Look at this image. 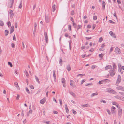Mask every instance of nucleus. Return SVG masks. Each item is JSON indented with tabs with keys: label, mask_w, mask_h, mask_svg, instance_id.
I'll return each mask as SVG.
<instances>
[{
	"label": "nucleus",
	"mask_w": 124,
	"mask_h": 124,
	"mask_svg": "<svg viewBox=\"0 0 124 124\" xmlns=\"http://www.w3.org/2000/svg\"><path fill=\"white\" fill-rule=\"evenodd\" d=\"M105 2L104 1H103L102 2V6L103 9H104L105 8Z\"/></svg>",
	"instance_id": "26"
},
{
	"label": "nucleus",
	"mask_w": 124,
	"mask_h": 124,
	"mask_svg": "<svg viewBox=\"0 0 124 124\" xmlns=\"http://www.w3.org/2000/svg\"><path fill=\"white\" fill-rule=\"evenodd\" d=\"M109 69H112V67L110 65H108V66L105 67V69L106 70H108Z\"/></svg>",
	"instance_id": "7"
},
{
	"label": "nucleus",
	"mask_w": 124,
	"mask_h": 124,
	"mask_svg": "<svg viewBox=\"0 0 124 124\" xmlns=\"http://www.w3.org/2000/svg\"><path fill=\"white\" fill-rule=\"evenodd\" d=\"M81 106L82 107H89L90 106V105L88 104H84L81 105Z\"/></svg>",
	"instance_id": "18"
},
{
	"label": "nucleus",
	"mask_w": 124,
	"mask_h": 124,
	"mask_svg": "<svg viewBox=\"0 0 124 124\" xmlns=\"http://www.w3.org/2000/svg\"><path fill=\"white\" fill-rule=\"evenodd\" d=\"M111 89L110 88H107L106 89V92L110 93Z\"/></svg>",
	"instance_id": "29"
},
{
	"label": "nucleus",
	"mask_w": 124,
	"mask_h": 124,
	"mask_svg": "<svg viewBox=\"0 0 124 124\" xmlns=\"http://www.w3.org/2000/svg\"><path fill=\"white\" fill-rule=\"evenodd\" d=\"M62 60L61 58H60V60L59 62V64H60V65L61 66L62 65Z\"/></svg>",
	"instance_id": "22"
},
{
	"label": "nucleus",
	"mask_w": 124,
	"mask_h": 124,
	"mask_svg": "<svg viewBox=\"0 0 124 124\" xmlns=\"http://www.w3.org/2000/svg\"><path fill=\"white\" fill-rule=\"evenodd\" d=\"M4 25L3 22L2 21L0 20V26H3Z\"/></svg>",
	"instance_id": "37"
},
{
	"label": "nucleus",
	"mask_w": 124,
	"mask_h": 124,
	"mask_svg": "<svg viewBox=\"0 0 124 124\" xmlns=\"http://www.w3.org/2000/svg\"><path fill=\"white\" fill-rule=\"evenodd\" d=\"M104 55V54L101 53V54L99 55V56L100 57L102 58L103 57V56Z\"/></svg>",
	"instance_id": "31"
},
{
	"label": "nucleus",
	"mask_w": 124,
	"mask_h": 124,
	"mask_svg": "<svg viewBox=\"0 0 124 124\" xmlns=\"http://www.w3.org/2000/svg\"><path fill=\"white\" fill-rule=\"evenodd\" d=\"M73 26L75 28H76L77 26V25L74 22L73 23Z\"/></svg>",
	"instance_id": "50"
},
{
	"label": "nucleus",
	"mask_w": 124,
	"mask_h": 124,
	"mask_svg": "<svg viewBox=\"0 0 124 124\" xmlns=\"http://www.w3.org/2000/svg\"><path fill=\"white\" fill-rule=\"evenodd\" d=\"M122 68H118V71L119 72H120L121 71Z\"/></svg>",
	"instance_id": "60"
},
{
	"label": "nucleus",
	"mask_w": 124,
	"mask_h": 124,
	"mask_svg": "<svg viewBox=\"0 0 124 124\" xmlns=\"http://www.w3.org/2000/svg\"><path fill=\"white\" fill-rule=\"evenodd\" d=\"M113 68L114 69V68L116 69V66L115 64V63H113Z\"/></svg>",
	"instance_id": "42"
},
{
	"label": "nucleus",
	"mask_w": 124,
	"mask_h": 124,
	"mask_svg": "<svg viewBox=\"0 0 124 124\" xmlns=\"http://www.w3.org/2000/svg\"><path fill=\"white\" fill-rule=\"evenodd\" d=\"M82 27L81 25H78V30L79 29Z\"/></svg>",
	"instance_id": "47"
},
{
	"label": "nucleus",
	"mask_w": 124,
	"mask_h": 124,
	"mask_svg": "<svg viewBox=\"0 0 124 124\" xmlns=\"http://www.w3.org/2000/svg\"><path fill=\"white\" fill-rule=\"evenodd\" d=\"M25 74L27 76V77H28L29 76V74L28 72H27V71L25 70Z\"/></svg>",
	"instance_id": "32"
},
{
	"label": "nucleus",
	"mask_w": 124,
	"mask_h": 124,
	"mask_svg": "<svg viewBox=\"0 0 124 124\" xmlns=\"http://www.w3.org/2000/svg\"><path fill=\"white\" fill-rule=\"evenodd\" d=\"M103 80L104 82H105L109 81H110L108 79H105Z\"/></svg>",
	"instance_id": "58"
},
{
	"label": "nucleus",
	"mask_w": 124,
	"mask_h": 124,
	"mask_svg": "<svg viewBox=\"0 0 124 124\" xmlns=\"http://www.w3.org/2000/svg\"><path fill=\"white\" fill-rule=\"evenodd\" d=\"M9 31L7 30H6L5 31V34L6 36H7L8 34Z\"/></svg>",
	"instance_id": "21"
},
{
	"label": "nucleus",
	"mask_w": 124,
	"mask_h": 124,
	"mask_svg": "<svg viewBox=\"0 0 124 124\" xmlns=\"http://www.w3.org/2000/svg\"><path fill=\"white\" fill-rule=\"evenodd\" d=\"M103 40V38L102 37H101L99 38V41L100 42H101Z\"/></svg>",
	"instance_id": "39"
},
{
	"label": "nucleus",
	"mask_w": 124,
	"mask_h": 124,
	"mask_svg": "<svg viewBox=\"0 0 124 124\" xmlns=\"http://www.w3.org/2000/svg\"><path fill=\"white\" fill-rule=\"evenodd\" d=\"M113 47L111 46L110 48V52H112L113 51Z\"/></svg>",
	"instance_id": "59"
},
{
	"label": "nucleus",
	"mask_w": 124,
	"mask_h": 124,
	"mask_svg": "<svg viewBox=\"0 0 124 124\" xmlns=\"http://www.w3.org/2000/svg\"><path fill=\"white\" fill-rule=\"evenodd\" d=\"M115 50L117 54H119L121 53L120 49L118 47H116V48Z\"/></svg>",
	"instance_id": "8"
},
{
	"label": "nucleus",
	"mask_w": 124,
	"mask_h": 124,
	"mask_svg": "<svg viewBox=\"0 0 124 124\" xmlns=\"http://www.w3.org/2000/svg\"><path fill=\"white\" fill-rule=\"evenodd\" d=\"M52 8L53 9V12L55 10V5H54L52 7Z\"/></svg>",
	"instance_id": "30"
},
{
	"label": "nucleus",
	"mask_w": 124,
	"mask_h": 124,
	"mask_svg": "<svg viewBox=\"0 0 124 124\" xmlns=\"http://www.w3.org/2000/svg\"><path fill=\"white\" fill-rule=\"evenodd\" d=\"M112 113L114 114H116V112L115 110L114 109L112 110Z\"/></svg>",
	"instance_id": "49"
},
{
	"label": "nucleus",
	"mask_w": 124,
	"mask_h": 124,
	"mask_svg": "<svg viewBox=\"0 0 124 124\" xmlns=\"http://www.w3.org/2000/svg\"><path fill=\"white\" fill-rule=\"evenodd\" d=\"M9 14L10 15H13L14 13L13 11L12 10L10 11L9 12Z\"/></svg>",
	"instance_id": "35"
},
{
	"label": "nucleus",
	"mask_w": 124,
	"mask_h": 124,
	"mask_svg": "<svg viewBox=\"0 0 124 124\" xmlns=\"http://www.w3.org/2000/svg\"><path fill=\"white\" fill-rule=\"evenodd\" d=\"M95 65H92V69H95Z\"/></svg>",
	"instance_id": "55"
},
{
	"label": "nucleus",
	"mask_w": 124,
	"mask_h": 124,
	"mask_svg": "<svg viewBox=\"0 0 124 124\" xmlns=\"http://www.w3.org/2000/svg\"><path fill=\"white\" fill-rule=\"evenodd\" d=\"M26 92H27V93L28 94H30V92L28 89V88L27 87H26Z\"/></svg>",
	"instance_id": "38"
},
{
	"label": "nucleus",
	"mask_w": 124,
	"mask_h": 124,
	"mask_svg": "<svg viewBox=\"0 0 124 124\" xmlns=\"http://www.w3.org/2000/svg\"><path fill=\"white\" fill-rule=\"evenodd\" d=\"M37 26V24L36 22H35L34 23V29H35L36 30V26Z\"/></svg>",
	"instance_id": "41"
},
{
	"label": "nucleus",
	"mask_w": 124,
	"mask_h": 124,
	"mask_svg": "<svg viewBox=\"0 0 124 124\" xmlns=\"http://www.w3.org/2000/svg\"><path fill=\"white\" fill-rule=\"evenodd\" d=\"M119 93L121 95L124 96V93L122 92H119Z\"/></svg>",
	"instance_id": "52"
},
{
	"label": "nucleus",
	"mask_w": 124,
	"mask_h": 124,
	"mask_svg": "<svg viewBox=\"0 0 124 124\" xmlns=\"http://www.w3.org/2000/svg\"><path fill=\"white\" fill-rule=\"evenodd\" d=\"M72 111H73V114H74L75 115L77 113V112L74 110H72Z\"/></svg>",
	"instance_id": "64"
},
{
	"label": "nucleus",
	"mask_w": 124,
	"mask_h": 124,
	"mask_svg": "<svg viewBox=\"0 0 124 124\" xmlns=\"http://www.w3.org/2000/svg\"><path fill=\"white\" fill-rule=\"evenodd\" d=\"M44 123H46V124H50V122L49 121H45L44 122Z\"/></svg>",
	"instance_id": "53"
},
{
	"label": "nucleus",
	"mask_w": 124,
	"mask_h": 124,
	"mask_svg": "<svg viewBox=\"0 0 124 124\" xmlns=\"http://www.w3.org/2000/svg\"><path fill=\"white\" fill-rule=\"evenodd\" d=\"M7 25L9 27H10L11 26L10 22L9 21H8L7 23Z\"/></svg>",
	"instance_id": "28"
},
{
	"label": "nucleus",
	"mask_w": 124,
	"mask_h": 124,
	"mask_svg": "<svg viewBox=\"0 0 124 124\" xmlns=\"http://www.w3.org/2000/svg\"><path fill=\"white\" fill-rule=\"evenodd\" d=\"M13 1H12L9 2L8 4V7L9 8H11L12 7Z\"/></svg>",
	"instance_id": "12"
},
{
	"label": "nucleus",
	"mask_w": 124,
	"mask_h": 124,
	"mask_svg": "<svg viewBox=\"0 0 124 124\" xmlns=\"http://www.w3.org/2000/svg\"><path fill=\"white\" fill-rule=\"evenodd\" d=\"M14 85L16 86L18 89H20L19 87L18 86L17 82H16L14 83Z\"/></svg>",
	"instance_id": "15"
},
{
	"label": "nucleus",
	"mask_w": 124,
	"mask_h": 124,
	"mask_svg": "<svg viewBox=\"0 0 124 124\" xmlns=\"http://www.w3.org/2000/svg\"><path fill=\"white\" fill-rule=\"evenodd\" d=\"M115 98L118 99H121L122 97L119 96H115Z\"/></svg>",
	"instance_id": "27"
},
{
	"label": "nucleus",
	"mask_w": 124,
	"mask_h": 124,
	"mask_svg": "<svg viewBox=\"0 0 124 124\" xmlns=\"http://www.w3.org/2000/svg\"><path fill=\"white\" fill-rule=\"evenodd\" d=\"M20 97V96L18 94H17V96L16 98V100H18Z\"/></svg>",
	"instance_id": "62"
},
{
	"label": "nucleus",
	"mask_w": 124,
	"mask_h": 124,
	"mask_svg": "<svg viewBox=\"0 0 124 124\" xmlns=\"http://www.w3.org/2000/svg\"><path fill=\"white\" fill-rule=\"evenodd\" d=\"M65 107L66 112L67 113H68L69 112V110L68 109V108L67 107V105L66 104H65Z\"/></svg>",
	"instance_id": "19"
},
{
	"label": "nucleus",
	"mask_w": 124,
	"mask_h": 124,
	"mask_svg": "<svg viewBox=\"0 0 124 124\" xmlns=\"http://www.w3.org/2000/svg\"><path fill=\"white\" fill-rule=\"evenodd\" d=\"M121 77L120 75H118L116 83V84H119L121 82Z\"/></svg>",
	"instance_id": "3"
},
{
	"label": "nucleus",
	"mask_w": 124,
	"mask_h": 124,
	"mask_svg": "<svg viewBox=\"0 0 124 124\" xmlns=\"http://www.w3.org/2000/svg\"><path fill=\"white\" fill-rule=\"evenodd\" d=\"M53 113L54 114H58V112L56 111H53Z\"/></svg>",
	"instance_id": "56"
},
{
	"label": "nucleus",
	"mask_w": 124,
	"mask_h": 124,
	"mask_svg": "<svg viewBox=\"0 0 124 124\" xmlns=\"http://www.w3.org/2000/svg\"><path fill=\"white\" fill-rule=\"evenodd\" d=\"M8 65L10 66L11 67H13V65L10 62H8Z\"/></svg>",
	"instance_id": "36"
},
{
	"label": "nucleus",
	"mask_w": 124,
	"mask_h": 124,
	"mask_svg": "<svg viewBox=\"0 0 124 124\" xmlns=\"http://www.w3.org/2000/svg\"><path fill=\"white\" fill-rule=\"evenodd\" d=\"M85 38L87 40H89V39H91V37H85Z\"/></svg>",
	"instance_id": "44"
},
{
	"label": "nucleus",
	"mask_w": 124,
	"mask_h": 124,
	"mask_svg": "<svg viewBox=\"0 0 124 124\" xmlns=\"http://www.w3.org/2000/svg\"><path fill=\"white\" fill-rule=\"evenodd\" d=\"M109 34L111 36H112V35L114 34L113 32L112 31H110V32Z\"/></svg>",
	"instance_id": "63"
},
{
	"label": "nucleus",
	"mask_w": 124,
	"mask_h": 124,
	"mask_svg": "<svg viewBox=\"0 0 124 124\" xmlns=\"http://www.w3.org/2000/svg\"><path fill=\"white\" fill-rule=\"evenodd\" d=\"M32 112V110H30L27 113V116H28L30 114H31Z\"/></svg>",
	"instance_id": "23"
},
{
	"label": "nucleus",
	"mask_w": 124,
	"mask_h": 124,
	"mask_svg": "<svg viewBox=\"0 0 124 124\" xmlns=\"http://www.w3.org/2000/svg\"><path fill=\"white\" fill-rule=\"evenodd\" d=\"M93 85V84L92 83H87L85 84V86H90L91 85Z\"/></svg>",
	"instance_id": "25"
},
{
	"label": "nucleus",
	"mask_w": 124,
	"mask_h": 124,
	"mask_svg": "<svg viewBox=\"0 0 124 124\" xmlns=\"http://www.w3.org/2000/svg\"><path fill=\"white\" fill-rule=\"evenodd\" d=\"M66 68L68 71L71 70V68L70 64H69L67 66Z\"/></svg>",
	"instance_id": "13"
},
{
	"label": "nucleus",
	"mask_w": 124,
	"mask_h": 124,
	"mask_svg": "<svg viewBox=\"0 0 124 124\" xmlns=\"http://www.w3.org/2000/svg\"><path fill=\"white\" fill-rule=\"evenodd\" d=\"M97 16H93V19L94 20H96L97 19Z\"/></svg>",
	"instance_id": "61"
},
{
	"label": "nucleus",
	"mask_w": 124,
	"mask_h": 124,
	"mask_svg": "<svg viewBox=\"0 0 124 124\" xmlns=\"http://www.w3.org/2000/svg\"><path fill=\"white\" fill-rule=\"evenodd\" d=\"M46 101V99L45 98H44L41 100L40 101V103L42 104H44Z\"/></svg>",
	"instance_id": "6"
},
{
	"label": "nucleus",
	"mask_w": 124,
	"mask_h": 124,
	"mask_svg": "<svg viewBox=\"0 0 124 124\" xmlns=\"http://www.w3.org/2000/svg\"><path fill=\"white\" fill-rule=\"evenodd\" d=\"M59 101L60 104V106H62V100L61 99H59Z\"/></svg>",
	"instance_id": "34"
},
{
	"label": "nucleus",
	"mask_w": 124,
	"mask_h": 124,
	"mask_svg": "<svg viewBox=\"0 0 124 124\" xmlns=\"http://www.w3.org/2000/svg\"><path fill=\"white\" fill-rule=\"evenodd\" d=\"M14 30V26H12L10 28V34H11L13 32Z\"/></svg>",
	"instance_id": "9"
},
{
	"label": "nucleus",
	"mask_w": 124,
	"mask_h": 124,
	"mask_svg": "<svg viewBox=\"0 0 124 124\" xmlns=\"http://www.w3.org/2000/svg\"><path fill=\"white\" fill-rule=\"evenodd\" d=\"M61 82L63 83V86L65 88L66 87V81L65 78H62L61 79Z\"/></svg>",
	"instance_id": "4"
},
{
	"label": "nucleus",
	"mask_w": 124,
	"mask_h": 124,
	"mask_svg": "<svg viewBox=\"0 0 124 124\" xmlns=\"http://www.w3.org/2000/svg\"><path fill=\"white\" fill-rule=\"evenodd\" d=\"M109 73L110 76H114L115 73V71L114 69L113 68L112 69L110 70L109 71Z\"/></svg>",
	"instance_id": "2"
},
{
	"label": "nucleus",
	"mask_w": 124,
	"mask_h": 124,
	"mask_svg": "<svg viewBox=\"0 0 124 124\" xmlns=\"http://www.w3.org/2000/svg\"><path fill=\"white\" fill-rule=\"evenodd\" d=\"M96 26V25L95 24H93L92 25L93 29H94L95 28Z\"/></svg>",
	"instance_id": "51"
},
{
	"label": "nucleus",
	"mask_w": 124,
	"mask_h": 124,
	"mask_svg": "<svg viewBox=\"0 0 124 124\" xmlns=\"http://www.w3.org/2000/svg\"><path fill=\"white\" fill-rule=\"evenodd\" d=\"M116 93V92L114 90L112 89H111V92H110V93H112L113 94H114Z\"/></svg>",
	"instance_id": "33"
},
{
	"label": "nucleus",
	"mask_w": 124,
	"mask_h": 124,
	"mask_svg": "<svg viewBox=\"0 0 124 124\" xmlns=\"http://www.w3.org/2000/svg\"><path fill=\"white\" fill-rule=\"evenodd\" d=\"M117 90L123 91H124V88L122 86H119L116 87Z\"/></svg>",
	"instance_id": "10"
},
{
	"label": "nucleus",
	"mask_w": 124,
	"mask_h": 124,
	"mask_svg": "<svg viewBox=\"0 0 124 124\" xmlns=\"http://www.w3.org/2000/svg\"><path fill=\"white\" fill-rule=\"evenodd\" d=\"M69 93L72 96L74 97H76V95L72 91H70L69 92Z\"/></svg>",
	"instance_id": "16"
},
{
	"label": "nucleus",
	"mask_w": 124,
	"mask_h": 124,
	"mask_svg": "<svg viewBox=\"0 0 124 124\" xmlns=\"http://www.w3.org/2000/svg\"><path fill=\"white\" fill-rule=\"evenodd\" d=\"M23 110H22V112L21 113V115L23 117L24 116V114L23 113Z\"/></svg>",
	"instance_id": "54"
},
{
	"label": "nucleus",
	"mask_w": 124,
	"mask_h": 124,
	"mask_svg": "<svg viewBox=\"0 0 124 124\" xmlns=\"http://www.w3.org/2000/svg\"><path fill=\"white\" fill-rule=\"evenodd\" d=\"M100 101L101 102H103L104 103H106V101L103 100L101 99Z\"/></svg>",
	"instance_id": "40"
},
{
	"label": "nucleus",
	"mask_w": 124,
	"mask_h": 124,
	"mask_svg": "<svg viewBox=\"0 0 124 124\" xmlns=\"http://www.w3.org/2000/svg\"><path fill=\"white\" fill-rule=\"evenodd\" d=\"M70 85L73 88L75 87V85L74 84H73L71 82L70 83Z\"/></svg>",
	"instance_id": "43"
},
{
	"label": "nucleus",
	"mask_w": 124,
	"mask_h": 124,
	"mask_svg": "<svg viewBox=\"0 0 124 124\" xmlns=\"http://www.w3.org/2000/svg\"><path fill=\"white\" fill-rule=\"evenodd\" d=\"M71 26L70 25H68V29L69 30H71Z\"/></svg>",
	"instance_id": "45"
},
{
	"label": "nucleus",
	"mask_w": 124,
	"mask_h": 124,
	"mask_svg": "<svg viewBox=\"0 0 124 124\" xmlns=\"http://www.w3.org/2000/svg\"><path fill=\"white\" fill-rule=\"evenodd\" d=\"M16 38L15 37V34H14L13 37V40L15 41H16Z\"/></svg>",
	"instance_id": "46"
},
{
	"label": "nucleus",
	"mask_w": 124,
	"mask_h": 124,
	"mask_svg": "<svg viewBox=\"0 0 124 124\" xmlns=\"http://www.w3.org/2000/svg\"><path fill=\"white\" fill-rule=\"evenodd\" d=\"M45 19L46 22L47 23H48L49 19V16H45Z\"/></svg>",
	"instance_id": "11"
},
{
	"label": "nucleus",
	"mask_w": 124,
	"mask_h": 124,
	"mask_svg": "<svg viewBox=\"0 0 124 124\" xmlns=\"http://www.w3.org/2000/svg\"><path fill=\"white\" fill-rule=\"evenodd\" d=\"M44 35L45 37L44 40L46 43L47 44L48 43L49 39L48 37L46 32H45L44 33Z\"/></svg>",
	"instance_id": "1"
},
{
	"label": "nucleus",
	"mask_w": 124,
	"mask_h": 124,
	"mask_svg": "<svg viewBox=\"0 0 124 124\" xmlns=\"http://www.w3.org/2000/svg\"><path fill=\"white\" fill-rule=\"evenodd\" d=\"M122 114V109H118V118L121 117Z\"/></svg>",
	"instance_id": "5"
},
{
	"label": "nucleus",
	"mask_w": 124,
	"mask_h": 124,
	"mask_svg": "<svg viewBox=\"0 0 124 124\" xmlns=\"http://www.w3.org/2000/svg\"><path fill=\"white\" fill-rule=\"evenodd\" d=\"M29 86H30V88L31 89H33L34 88V87L32 85H30Z\"/></svg>",
	"instance_id": "48"
},
{
	"label": "nucleus",
	"mask_w": 124,
	"mask_h": 124,
	"mask_svg": "<svg viewBox=\"0 0 124 124\" xmlns=\"http://www.w3.org/2000/svg\"><path fill=\"white\" fill-rule=\"evenodd\" d=\"M35 79H36V81L39 84H40V81H39V79L38 78V77H37L36 75L35 76Z\"/></svg>",
	"instance_id": "14"
},
{
	"label": "nucleus",
	"mask_w": 124,
	"mask_h": 124,
	"mask_svg": "<svg viewBox=\"0 0 124 124\" xmlns=\"http://www.w3.org/2000/svg\"><path fill=\"white\" fill-rule=\"evenodd\" d=\"M105 84L106 83L104 82L103 80L100 81L98 83V84L101 85L103 84Z\"/></svg>",
	"instance_id": "20"
},
{
	"label": "nucleus",
	"mask_w": 124,
	"mask_h": 124,
	"mask_svg": "<svg viewBox=\"0 0 124 124\" xmlns=\"http://www.w3.org/2000/svg\"><path fill=\"white\" fill-rule=\"evenodd\" d=\"M98 94V92L97 91L96 92L92 94L91 95V97H92L95 96L97 95Z\"/></svg>",
	"instance_id": "17"
},
{
	"label": "nucleus",
	"mask_w": 124,
	"mask_h": 124,
	"mask_svg": "<svg viewBox=\"0 0 124 124\" xmlns=\"http://www.w3.org/2000/svg\"><path fill=\"white\" fill-rule=\"evenodd\" d=\"M22 7V3H20L19 6V8L21 9Z\"/></svg>",
	"instance_id": "57"
},
{
	"label": "nucleus",
	"mask_w": 124,
	"mask_h": 124,
	"mask_svg": "<svg viewBox=\"0 0 124 124\" xmlns=\"http://www.w3.org/2000/svg\"><path fill=\"white\" fill-rule=\"evenodd\" d=\"M53 76L54 78H56V76L55 71V70H53Z\"/></svg>",
	"instance_id": "24"
}]
</instances>
